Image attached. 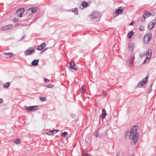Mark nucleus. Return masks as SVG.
Returning a JSON list of instances; mask_svg holds the SVG:
<instances>
[{"label": "nucleus", "instance_id": "obj_1", "mask_svg": "<svg viewBox=\"0 0 156 156\" xmlns=\"http://www.w3.org/2000/svg\"><path fill=\"white\" fill-rule=\"evenodd\" d=\"M138 126H133L130 129L129 137L130 140L136 144L139 138V133L137 132Z\"/></svg>", "mask_w": 156, "mask_h": 156}, {"label": "nucleus", "instance_id": "obj_2", "mask_svg": "<svg viewBox=\"0 0 156 156\" xmlns=\"http://www.w3.org/2000/svg\"><path fill=\"white\" fill-rule=\"evenodd\" d=\"M152 34L151 33H149L146 34L144 36V41L146 44H148L152 38Z\"/></svg>", "mask_w": 156, "mask_h": 156}, {"label": "nucleus", "instance_id": "obj_3", "mask_svg": "<svg viewBox=\"0 0 156 156\" xmlns=\"http://www.w3.org/2000/svg\"><path fill=\"white\" fill-rule=\"evenodd\" d=\"M146 59L145 60L143 63L148 62L149 59L151 58L152 55L151 50V49L148 50L147 52L146 53Z\"/></svg>", "mask_w": 156, "mask_h": 156}, {"label": "nucleus", "instance_id": "obj_4", "mask_svg": "<svg viewBox=\"0 0 156 156\" xmlns=\"http://www.w3.org/2000/svg\"><path fill=\"white\" fill-rule=\"evenodd\" d=\"M25 10L23 8H22L18 9L16 12V15L17 16L20 17H22V15L24 12Z\"/></svg>", "mask_w": 156, "mask_h": 156}, {"label": "nucleus", "instance_id": "obj_5", "mask_svg": "<svg viewBox=\"0 0 156 156\" xmlns=\"http://www.w3.org/2000/svg\"><path fill=\"white\" fill-rule=\"evenodd\" d=\"M148 79V77L146 76L143 79L140 81L138 84V87H141L144 84H145Z\"/></svg>", "mask_w": 156, "mask_h": 156}, {"label": "nucleus", "instance_id": "obj_6", "mask_svg": "<svg viewBox=\"0 0 156 156\" xmlns=\"http://www.w3.org/2000/svg\"><path fill=\"white\" fill-rule=\"evenodd\" d=\"M35 51V50L33 49L32 48H30L29 49L25 51V53L27 55H30L34 53Z\"/></svg>", "mask_w": 156, "mask_h": 156}, {"label": "nucleus", "instance_id": "obj_7", "mask_svg": "<svg viewBox=\"0 0 156 156\" xmlns=\"http://www.w3.org/2000/svg\"><path fill=\"white\" fill-rule=\"evenodd\" d=\"M156 23V20H152L151 22L149 23L148 25V27L150 30H151L154 27V24Z\"/></svg>", "mask_w": 156, "mask_h": 156}, {"label": "nucleus", "instance_id": "obj_8", "mask_svg": "<svg viewBox=\"0 0 156 156\" xmlns=\"http://www.w3.org/2000/svg\"><path fill=\"white\" fill-rule=\"evenodd\" d=\"M68 67L70 69H73L76 70L77 69V68L75 65L74 62H70V64L68 66Z\"/></svg>", "mask_w": 156, "mask_h": 156}, {"label": "nucleus", "instance_id": "obj_9", "mask_svg": "<svg viewBox=\"0 0 156 156\" xmlns=\"http://www.w3.org/2000/svg\"><path fill=\"white\" fill-rule=\"evenodd\" d=\"M154 14H152V13L148 11H145V12L144 13L143 16L144 17L146 18L150 16H154Z\"/></svg>", "mask_w": 156, "mask_h": 156}, {"label": "nucleus", "instance_id": "obj_10", "mask_svg": "<svg viewBox=\"0 0 156 156\" xmlns=\"http://www.w3.org/2000/svg\"><path fill=\"white\" fill-rule=\"evenodd\" d=\"M12 25L9 24L1 27V29L2 30H7L12 28Z\"/></svg>", "mask_w": 156, "mask_h": 156}, {"label": "nucleus", "instance_id": "obj_11", "mask_svg": "<svg viewBox=\"0 0 156 156\" xmlns=\"http://www.w3.org/2000/svg\"><path fill=\"white\" fill-rule=\"evenodd\" d=\"M99 16V14L98 12H95L92 13L91 16V18L92 19H93L97 18Z\"/></svg>", "mask_w": 156, "mask_h": 156}, {"label": "nucleus", "instance_id": "obj_12", "mask_svg": "<svg viewBox=\"0 0 156 156\" xmlns=\"http://www.w3.org/2000/svg\"><path fill=\"white\" fill-rule=\"evenodd\" d=\"M3 55L6 58H11L13 55V54L11 53H5L3 52Z\"/></svg>", "mask_w": 156, "mask_h": 156}, {"label": "nucleus", "instance_id": "obj_13", "mask_svg": "<svg viewBox=\"0 0 156 156\" xmlns=\"http://www.w3.org/2000/svg\"><path fill=\"white\" fill-rule=\"evenodd\" d=\"M46 46V44L44 43H42L37 48L38 50H41L44 48Z\"/></svg>", "mask_w": 156, "mask_h": 156}, {"label": "nucleus", "instance_id": "obj_14", "mask_svg": "<svg viewBox=\"0 0 156 156\" xmlns=\"http://www.w3.org/2000/svg\"><path fill=\"white\" fill-rule=\"evenodd\" d=\"M107 113L105 109H104L102 111V112L101 117L104 119L105 118V116L106 115Z\"/></svg>", "mask_w": 156, "mask_h": 156}, {"label": "nucleus", "instance_id": "obj_15", "mask_svg": "<svg viewBox=\"0 0 156 156\" xmlns=\"http://www.w3.org/2000/svg\"><path fill=\"white\" fill-rule=\"evenodd\" d=\"M134 59L133 58H130L127 61L126 63L128 65H131L133 62Z\"/></svg>", "mask_w": 156, "mask_h": 156}, {"label": "nucleus", "instance_id": "obj_16", "mask_svg": "<svg viewBox=\"0 0 156 156\" xmlns=\"http://www.w3.org/2000/svg\"><path fill=\"white\" fill-rule=\"evenodd\" d=\"M39 60L38 59L34 60L32 62L31 65L32 66H36L38 65Z\"/></svg>", "mask_w": 156, "mask_h": 156}, {"label": "nucleus", "instance_id": "obj_17", "mask_svg": "<svg viewBox=\"0 0 156 156\" xmlns=\"http://www.w3.org/2000/svg\"><path fill=\"white\" fill-rule=\"evenodd\" d=\"M134 47V45H133V44H130L129 45L128 49L130 51H132V52H133V50Z\"/></svg>", "mask_w": 156, "mask_h": 156}, {"label": "nucleus", "instance_id": "obj_18", "mask_svg": "<svg viewBox=\"0 0 156 156\" xmlns=\"http://www.w3.org/2000/svg\"><path fill=\"white\" fill-rule=\"evenodd\" d=\"M30 8V9H31V10L32 12V13H33L36 12L38 10V9L37 7H31Z\"/></svg>", "mask_w": 156, "mask_h": 156}, {"label": "nucleus", "instance_id": "obj_19", "mask_svg": "<svg viewBox=\"0 0 156 156\" xmlns=\"http://www.w3.org/2000/svg\"><path fill=\"white\" fill-rule=\"evenodd\" d=\"M134 34V32L133 31H132L129 32L128 34L127 37L129 38H130Z\"/></svg>", "mask_w": 156, "mask_h": 156}, {"label": "nucleus", "instance_id": "obj_20", "mask_svg": "<svg viewBox=\"0 0 156 156\" xmlns=\"http://www.w3.org/2000/svg\"><path fill=\"white\" fill-rule=\"evenodd\" d=\"M123 12V10L122 9H118L115 11V13L117 14H120Z\"/></svg>", "mask_w": 156, "mask_h": 156}, {"label": "nucleus", "instance_id": "obj_21", "mask_svg": "<svg viewBox=\"0 0 156 156\" xmlns=\"http://www.w3.org/2000/svg\"><path fill=\"white\" fill-rule=\"evenodd\" d=\"M85 86H83L81 87L80 92L83 94L85 93Z\"/></svg>", "mask_w": 156, "mask_h": 156}, {"label": "nucleus", "instance_id": "obj_22", "mask_svg": "<svg viewBox=\"0 0 156 156\" xmlns=\"http://www.w3.org/2000/svg\"><path fill=\"white\" fill-rule=\"evenodd\" d=\"M10 84V82L7 83L3 85V87L5 88H7L9 86Z\"/></svg>", "mask_w": 156, "mask_h": 156}, {"label": "nucleus", "instance_id": "obj_23", "mask_svg": "<svg viewBox=\"0 0 156 156\" xmlns=\"http://www.w3.org/2000/svg\"><path fill=\"white\" fill-rule=\"evenodd\" d=\"M34 108V107H33V106H29L27 107L26 108V110L29 111H33V108Z\"/></svg>", "mask_w": 156, "mask_h": 156}, {"label": "nucleus", "instance_id": "obj_24", "mask_svg": "<svg viewBox=\"0 0 156 156\" xmlns=\"http://www.w3.org/2000/svg\"><path fill=\"white\" fill-rule=\"evenodd\" d=\"M14 142L16 144H19L20 143V140L19 139H17L14 140Z\"/></svg>", "mask_w": 156, "mask_h": 156}, {"label": "nucleus", "instance_id": "obj_25", "mask_svg": "<svg viewBox=\"0 0 156 156\" xmlns=\"http://www.w3.org/2000/svg\"><path fill=\"white\" fill-rule=\"evenodd\" d=\"M73 12L76 14H78V9L77 8H74L72 9Z\"/></svg>", "mask_w": 156, "mask_h": 156}, {"label": "nucleus", "instance_id": "obj_26", "mask_svg": "<svg viewBox=\"0 0 156 156\" xmlns=\"http://www.w3.org/2000/svg\"><path fill=\"white\" fill-rule=\"evenodd\" d=\"M26 12L29 15H31L33 14V13H32V12L31 9H30V8L27 9L26 11Z\"/></svg>", "mask_w": 156, "mask_h": 156}, {"label": "nucleus", "instance_id": "obj_27", "mask_svg": "<svg viewBox=\"0 0 156 156\" xmlns=\"http://www.w3.org/2000/svg\"><path fill=\"white\" fill-rule=\"evenodd\" d=\"M139 30L141 31H144V26L141 25L139 27Z\"/></svg>", "mask_w": 156, "mask_h": 156}, {"label": "nucleus", "instance_id": "obj_28", "mask_svg": "<svg viewBox=\"0 0 156 156\" xmlns=\"http://www.w3.org/2000/svg\"><path fill=\"white\" fill-rule=\"evenodd\" d=\"M88 5V4L85 2H83L82 3V5L83 7H86Z\"/></svg>", "mask_w": 156, "mask_h": 156}, {"label": "nucleus", "instance_id": "obj_29", "mask_svg": "<svg viewBox=\"0 0 156 156\" xmlns=\"http://www.w3.org/2000/svg\"><path fill=\"white\" fill-rule=\"evenodd\" d=\"M47 134L49 135H54V133H53V131H52V130H51L48 131L47 133Z\"/></svg>", "mask_w": 156, "mask_h": 156}, {"label": "nucleus", "instance_id": "obj_30", "mask_svg": "<svg viewBox=\"0 0 156 156\" xmlns=\"http://www.w3.org/2000/svg\"><path fill=\"white\" fill-rule=\"evenodd\" d=\"M146 55V53H141L139 54V56L141 58H143Z\"/></svg>", "mask_w": 156, "mask_h": 156}, {"label": "nucleus", "instance_id": "obj_31", "mask_svg": "<svg viewBox=\"0 0 156 156\" xmlns=\"http://www.w3.org/2000/svg\"><path fill=\"white\" fill-rule=\"evenodd\" d=\"M68 135V133L67 132H63L62 134V136L65 137L66 136H67Z\"/></svg>", "mask_w": 156, "mask_h": 156}, {"label": "nucleus", "instance_id": "obj_32", "mask_svg": "<svg viewBox=\"0 0 156 156\" xmlns=\"http://www.w3.org/2000/svg\"><path fill=\"white\" fill-rule=\"evenodd\" d=\"M54 85L52 84H49L46 87L48 88H52L54 86Z\"/></svg>", "mask_w": 156, "mask_h": 156}, {"label": "nucleus", "instance_id": "obj_33", "mask_svg": "<svg viewBox=\"0 0 156 156\" xmlns=\"http://www.w3.org/2000/svg\"><path fill=\"white\" fill-rule=\"evenodd\" d=\"M34 108H33V111H34L38 109L37 107H38V106H33Z\"/></svg>", "mask_w": 156, "mask_h": 156}, {"label": "nucleus", "instance_id": "obj_34", "mask_svg": "<svg viewBox=\"0 0 156 156\" xmlns=\"http://www.w3.org/2000/svg\"><path fill=\"white\" fill-rule=\"evenodd\" d=\"M41 101H45V98L44 97H39Z\"/></svg>", "mask_w": 156, "mask_h": 156}, {"label": "nucleus", "instance_id": "obj_35", "mask_svg": "<svg viewBox=\"0 0 156 156\" xmlns=\"http://www.w3.org/2000/svg\"><path fill=\"white\" fill-rule=\"evenodd\" d=\"M146 18L144 17L143 16V18L140 19V20L142 22H144L145 21Z\"/></svg>", "mask_w": 156, "mask_h": 156}, {"label": "nucleus", "instance_id": "obj_36", "mask_svg": "<svg viewBox=\"0 0 156 156\" xmlns=\"http://www.w3.org/2000/svg\"><path fill=\"white\" fill-rule=\"evenodd\" d=\"M44 80L45 82L46 83H48L49 81V80L46 78H44Z\"/></svg>", "mask_w": 156, "mask_h": 156}, {"label": "nucleus", "instance_id": "obj_37", "mask_svg": "<svg viewBox=\"0 0 156 156\" xmlns=\"http://www.w3.org/2000/svg\"><path fill=\"white\" fill-rule=\"evenodd\" d=\"M52 131H53V133H57L58 131V130L56 129L54 130H52Z\"/></svg>", "mask_w": 156, "mask_h": 156}, {"label": "nucleus", "instance_id": "obj_38", "mask_svg": "<svg viewBox=\"0 0 156 156\" xmlns=\"http://www.w3.org/2000/svg\"><path fill=\"white\" fill-rule=\"evenodd\" d=\"M135 23V22H133V21H132L129 24V25L131 26V25H133Z\"/></svg>", "mask_w": 156, "mask_h": 156}, {"label": "nucleus", "instance_id": "obj_39", "mask_svg": "<svg viewBox=\"0 0 156 156\" xmlns=\"http://www.w3.org/2000/svg\"><path fill=\"white\" fill-rule=\"evenodd\" d=\"M103 94L105 96L107 94L104 91L103 92Z\"/></svg>", "mask_w": 156, "mask_h": 156}, {"label": "nucleus", "instance_id": "obj_40", "mask_svg": "<svg viewBox=\"0 0 156 156\" xmlns=\"http://www.w3.org/2000/svg\"><path fill=\"white\" fill-rule=\"evenodd\" d=\"M3 102V100L2 99L0 98V104L2 103Z\"/></svg>", "mask_w": 156, "mask_h": 156}, {"label": "nucleus", "instance_id": "obj_41", "mask_svg": "<svg viewBox=\"0 0 156 156\" xmlns=\"http://www.w3.org/2000/svg\"><path fill=\"white\" fill-rule=\"evenodd\" d=\"M83 156H87V154H83Z\"/></svg>", "mask_w": 156, "mask_h": 156}, {"label": "nucleus", "instance_id": "obj_42", "mask_svg": "<svg viewBox=\"0 0 156 156\" xmlns=\"http://www.w3.org/2000/svg\"><path fill=\"white\" fill-rule=\"evenodd\" d=\"M14 20L15 21H17V19L16 18V19H14Z\"/></svg>", "mask_w": 156, "mask_h": 156}, {"label": "nucleus", "instance_id": "obj_43", "mask_svg": "<svg viewBox=\"0 0 156 156\" xmlns=\"http://www.w3.org/2000/svg\"><path fill=\"white\" fill-rule=\"evenodd\" d=\"M98 135H99V134L98 133H97V134L96 135V136L97 137H98Z\"/></svg>", "mask_w": 156, "mask_h": 156}, {"label": "nucleus", "instance_id": "obj_44", "mask_svg": "<svg viewBox=\"0 0 156 156\" xmlns=\"http://www.w3.org/2000/svg\"><path fill=\"white\" fill-rule=\"evenodd\" d=\"M46 50H47V49L45 48V49H44L43 50V51H46Z\"/></svg>", "mask_w": 156, "mask_h": 156}, {"label": "nucleus", "instance_id": "obj_45", "mask_svg": "<svg viewBox=\"0 0 156 156\" xmlns=\"http://www.w3.org/2000/svg\"><path fill=\"white\" fill-rule=\"evenodd\" d=\"M129 156H134V155L133 154H132V155H130Z\"/></svg>", "mask_w": 156, "mask_h": 156}, {"label": "nucleus", "instance_id": "obj_46", "mask_svg": "<svg viewBox=\"0 0 156 156\" xmlns=\"http://www.w3.org/2000/svg\"><path fill=\"white\" fill-rule=\"evenodd\" d=\"M119 156V155H117V156Z\"/></svg>", "mask_w": 156, "mask_h": 156}]
</instances>
